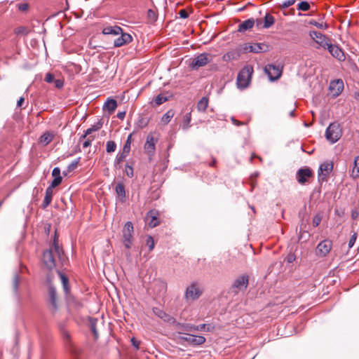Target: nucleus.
Returning a JSON list of instances; mask_svg holds the SVG:
<instances>
[{
    "mask_svg": "<svg viewBox=\"0 0 359 359\" xmlns=\"http://www.w3.org/2000/svg\"><path fill=\"white\" fill-rule=\"evenodd\" d=\"M351 176L353 178H359V156L354 158V166L352 169Z\"/></svg>",
    "mask_w": 359,
    "mask_h": 359,
    "instance_id": "obj_36",
    "label": "nucleus"
},
{
    "mask_svg": "<svg viewBox=\"0 0 359 359\" xmlns=\"http://www.w3.org/2000/svg\"><path fill=\"white\" fill-rule=\"evenodd\" d=\"M104 107H106L109 114H111L117 107V102L114 99H108L105 102Z\"/></svg>",
    "mask_w": 359,
    "mask_h": 359,
    "instance_id": "obj_32",
    "label": "nucleus"
},
{
    "mask_svg": "<svg viewBox=\"0 0 359 359\" xmlns=\"http://www.w3.org/2000/svg\"><path fill=\"white\" fill-rule=\"evenodd\" d=\"M53 133L50 132H46L39 137V143L43 144V146H46L53 141Z\"/></svg>",
    "mask_w": 359,
    "mask_h": 359,
    "instance_id": "obj_30",
    "label": "nucleus"
},
{
    "mask_svg": "<svg viewBox=\"0 0 359 359\" xmlns=\"http://www.w3.org/2000/svg\"><path fill=\"white\" fill-rule=\"evenodd\" d=\"M332 242L329 239L322 241L316 248V254L320 257H325L331 250Z\"/></svg>",
    "mask_w": 359,
    "mask_h": 359,
    "instance_id": "obj_14",
    "label": "nucleus"
},
{
    "mask_svg": "<svg viewBox=\"0 0 359 359\" xmlns=\"http://www.w3.org/2000/svg\"><path fill=\"white\" fill-rule=\"evenodd\" d=\"M357 237H358V233L356 232H353L348 241V248H351L353 247V245L356 241Z\"/></svg>",
    "mask_w": 359,
    "mask_h": 359,
    "instance_id": "obj_56",
    "label": "nucleus"
},
{
    "mask_svg": "<svg viewBox=\"0 0 359 359\" xmlns=\"http://www.w3.org/2000/svg\"><path fill=\"white\" fill-rule=\"evenodd\" d=\"M133 164L134 163L132 162L131 163H128L125 165L124 172L129 178H132L134 176Z\"/></svg>",
    "mask_w": 359,
    "mask_h": 359,
    "instance_id": "obj_43",
    "label": "nucleus"
},
{
    "mask_svg": "<svg viewBox=\"0 0 359 359\" xmlns=\"http://www.w3.org/2000/svg\"><path fill=\"white\" fill-rule=\"evenodd\" d=\"M53 274H48L46 276V281L48 283V301L50 304V310L52 313H55L59 308L57 298V292L54 285L52 284L53 279Z\"/></svg>",
    "mask_w": 359,
    "mask_h": 359,
    "instance_id": "obj_3",
    "label": "nucleus"
},
{
    "mask_svg": "<svg viewBox=\"0 0 359 359\" xmlns=\"http://www.w3.org/2000/svg\"><path fill=\"white\" fill-rule=\"evenodd\" d=\"M80 159H81V158L79 157V158L75 159L74 161H73L67 166V171H64L63 172V175H67V173H69V172H72L73 170H74L77 168V166H78V165L79 163Z\"/></svg>",
    "mask_w": 359,
    "mask_h": 359,
    "instance_id": "obj_38",
    "label": "nucleus"
},
{
    "mask_svg": "<svg viewBox=\"0 0 359 359\" xmlns=\"http://www.w3.org/2000/svg\"><path fill=\"white\" fill-rule=\"evenodd\" d=\"M313 177V172L309 167H303L299 169L296 174V179L300 184L309 182V179Z\"/></svg>",
    "mask_w": 359,
    "mask_h": 359,
    "instance_id": "obj_10",
    "label": "nucleus"
},
{
    "mask_svg": "<svg viewBox=\"0 0 359 359\" xmlns=\"http://www.w3.org/2000/svg\"><path fill=\"white\" fill-rule=\"evenodd\" d=\"M343 89L344 83L342 80L338 79L330 83V90L332 91L334 90V96H338L342 92Z\"/></svg>",
    "mask_w": 359,
    "mask_h": 359,
    "instance_id": "obj_24",
    "label": "nucleus"
},
{
    "mask_svg": "<svg viewBox=\"0 0 359 359\" xmlns=\"http://www.w3.org/2000/svg\"><path fill=\"white\" fill-rule=\"evenodd\" d=\"M311 237V234L309 233V230L308 231H299L298 236V241L299 242H306L309 240Z\"/></svg>",
    "mask_w": 359,
    "mask_h": 359,
    "instance_id": "obj_41",
    "label": "nucleus"
},
{
    "mask_svg": "<svg viewBox=\"0 0 359 359\" xmlns=\"http://www.w3.org/2000/svg\"><path fill=\"white\" fill-rule=\"evenodd\" d=\"M296 259V255L294 253H289L285 258L287 263H292Z\"/></svg>",
    "mask_w": 359,
    "mask_h": 359,
    "instance_id": "obj_59",
    "label": "nucleus"
},
{
    "mask_svg": "<svg viewBox=\"0 0 359 359\" xmlns=\"http://www.w3.org/2000/svg\"><path fill=\"white\" fill-rule=\"evenodd\" d=\"M187 337H179V339L183 341L188 342L192 346H200L205 342V338L200 335H194L187 333Z\"/></svg>",
    "mask_w": 359,
    "mask_h": 359,
    "instance_id": "obj_13",
    "label": "nucleus"
},
{
    "mask_svg": "<svg viewBox=\"0 0 359 359\" xmlns=\"http://www.w3.org/2000/svg\"><path fill=\"white\" fill-rule=\"evenodd\" d=\"M295 3V0H287L285 1L283 4V8H288L290 6H292Z\"/></svg>",
    "mask_w": 359,
    "mask_h": 359,
    "instance_id": "obj_63",
    "label": "nucleus"
},
{
    "mask_svg": "<svg viewBox=\"0 0 359 359\" xmlns=\"http://www.w3.org/2000/svg\"><path fill=\"white\" fill-rule=\"evenodd\" d=\"M309 36L316 43L324 49H327L331 43V39L329 37L316 31H310Z\"/></svg>",
    "mask_w": 359,
    "mask_h": 359,
    "instance_id": "obj_11",
    "label": "nucleus"
},
{
    "mask_svg": "<svg viewBox=\"0 0 359 359\" xmlns=\"http://www.w3.org/2000/svg\"><path fill=\"white\" fill-rule=\"evenodd\" d=\"M342 128L338 122L331 123L325 130V136L331 144L337 142L342 136Z\"/></svg>",
    "mask_w": 359,
    "mask_h": 359,
    "instance_id": "obj_4",
    "label": "nucleus"
},
{
    "mask_svg": "<svg viewBox=\"0 0 359 359\" xmlns=\"http://www.w3.org/2000/svg\"><path fill=\"white\" fill-rule=\"evenodd\" d=\"M115 191H116L117 196L119 198V200L121 202H125L126 198V189H125V186H124L123 183L118 182L116 186Z\"/></svg>",
    "mask_w": 359,
    "mask_h": 359,
    "instance_id": "obj_28",
    "label": "nucleus"
},
{
    "mask_svg": "<svg viewBox=\"0 0 359 359\" xmlns=\"http://www.w3.org/2000/svg\"><path fill=\"white\" fill-rule=\"evenodd\" d=\"M149 120L147 117L140 116L136 122L138 128H144L149 124Z\"/></svg>",
    "mask_w": 359,
    "mask_h": 359,
    "instance_id": "obj_40",
    "label": "nucleus"
},
{
    "mask_svg": "<svg viewBox=\"0 0 359 359\" xmlns=\"http://www.w3.org/2000/svg\"><path fill=\"white\" fill-rule=\"evenodd\" d=\"M309 25L316 26L319 29H326L328 27V25L325 22H318L315 20H311L309 22Z\"/></svg>",
    "mask_w": 359,
    "mask_h": 359,
    "instance_id": "obj_50",
    "label": "nucleus"
},
{
    "mask_svg": "<svg viewBox=\"0 0 359 359\" xmlns=\"http://www.w3.org/2000/svg\"><path fill=\"white\" fill-rule=\"evenodd\" d=\"M249 284V276L246 274H243L238 276L233 283L231 290L234 294H238L240 292H244Z\"/></svg>",
    "mask_w": 359,
    "mask_h": 359,
    "instance_id": "obj_7",
    "label": "nucleus"
},
{
    "mask_svg": "<svg viewBox=\"0 0 359 359\" xmlns=\"http://www.w3.org/2000/svg\"><path fill=\"white\" fill-rule=\"evenodd\" d=\"M55 80L54 75L51 73H47L44 78V81L48 83H53Z\"/></svg>",
    "mask_w": 359,
    "mask_h": 359,
    "instance_id": "obj_57",
    "label": "nucleus"
},
{
    "mask_svg": "<svg viewBox=\"0 0 359 359\" xmlns=\"http://www.w3.org/2000/svg\"><path fill=\"white\" fill-rule=\"evenodd\" d=\"M254 69L252 65H245L238 73L237 76V86L241 89L247 88L250 81Z\"/></svg>",
    "mask_w": 359,
    "mask_h": 359,
    "instance_id": "obj_1",
    "label": "nucleus"
},
{
    "mask_svg": "<svg viewBox=\"0 0 359 359\" xmlns=\"http://www.w3.org/2000/svg\"><path fill=\"white\" fill-rule=\"evenodd\" d=\"M132 345L135 348L136 350H139L140 341L136 339L135 337H132L130 339Z\"/></svg>",
    "mask_w": 359,
    "mask_h": 359,
    "instance_id": "obj_60",
    "label": "nucleus"
},
{
    "mask_svg": "<svg viewBox=\"0 0 359 359\" xmlns=\"http://www.w3.org/2000/svg\"><path fill=\"white\" fill-rule=\"evenodd\" d=\"M119 34H121V36L114 40V47H121L126 44H128L133 40L132 36L130 34L122 32Z\"/></svg>",
    "mask_w": 359,
    "mask_h": 359,
    "instance_id": "obj_21",
    "label": "nucleus"
},
{
    "mask_svg": "<svg viewBox=\"0 0 359 359\" xmlns=\"http://www.w3.org/2000/svg\"><path fill=\"white\" fill-rule=\"evenodd\" d=\"M147 18L152 22H154L157 20V14L152 9H149L147 11Z\"/></svg>",
    "mask_w": 359,
    "mask_h": 359,
    "instance_id": "obj_54",
    "label": "nucleus"
},
{
    "mask_svg": "<svg viewBox=\"0 0 359 359\" xmlns=\"http://www.w3.org/2000/svg\"><path fill=\"white\" fill-rule=\"evenodd\" d=\"M176 327L180 328L182 332H179V334H186L189 332H194L197 331L196 325L190 323H175Z\"/></svg>",
    "mask_w": 359,
    "mask_h": 359,
    "instance_id": "obj_25",
    "label": "nucleus"
},
{
    "mask_svg": "<svg viewBox=\"0 0 359 359\" xmlns=\"http://www.w3.org/2000/svg\"><path fill=\"white\" fill-rule=\"evenodd\" d=\"M154 287L158 288V292L164 294L167 290V283L165 281L158 280L154 283Z\"/></svg>",
    "mask_w": 359,
    "mask_h": 359,
    "instance_id": "obj_39",
    "label": "nucleus"
},
{
    "mask_svg": "<svg viewBox=\"0 0 359 359\" xmlns=\"http://www.w3.org/2000/svg\"><path fill=\"white\" fill-rule=\"evenodd\" d=\"M264 25L262 26L263 28L264 29H267V28H269L270 27H271L274 22H275V19H274V17L273 15H271V14L269 13H266L264 18Z\"/></svg>",
    "mask_w": 359,
    "mask_h": 359,
    "instance_id": "obj_33",
    "label": "nucleus"
},
{
    "mask_svg": "<svg viewBox=\"0 0 359 359\" xmlns=\"http://www.w3.org/2000/svg\"><path fill=\"white\" fill-rule=\"evenodd\" d=\"M103 126L102 119L99 120L95 124L86 130V135H90L93 132L99 130Z\"/></svg>",
    "mask_w": 359,
    "mask_h": 359,
    "instance_id": "obj_37",
    "label": "nucleus"
},
{
    "mask_svg": "<svg viewBox=\"0 0 359 359\" xmlns=\"http://www.w3.org/2000/svg\"><path fill=\"white\" fill-rule=\"evenodd\" d=\"M197 331H203L205 330L207 332H212L215 330V326L211 324H201L196 325Z\"/></svg>",
    "mask_w": 359,
    "mask_h": 359,
    "instance_id": "obj_45",
    "label": "nucleus"
},
{
    "mask_svg": "<svg viewBox=\"0 0 359 359\" xmlns=\"http://www.w3.org/2000/svg\"><path fill=\"white\" fill-rule=\"evenodd\" d=\"M299 218L300 219L299 223V231H308L310 229L309 226V217L306 212V206L299 212L298 213Z\"/></svg>",
    "mask_w": 359,
    "mask_h": 359,
    "instance_id": "obj_15",
    "label": "nucleus"
},
{
    "mask_svg": "<svg viewBox=\"0 0 359 359\" xmlns=\"http://www.w3.org/2000/svg\"><path fill=\"white\" fill-rule=\"evenodd\" d=\"M57 273L58 276L60 277V280L62 281V287H63L64 293H65V298H66V299L67 301H69L70 299H72V296L71 292H70V287H69V278H68V277L65 274L62 273L60 270H57Z\"/></svg>",
    "mask_w": 359,
    "mask_h": 359,
    "instance_id": "obj_19",
    "label": "nucleus"
},
{
    "mask_svg": "<svg viewBox=\"0 0 359 359\" xmlns=\"http://www.w3.org/2000/svg\"><path fill=\"white\" fill-rule=\"evenodd\" d=\"M202 294V291L198 287L197 283H192L187 287L185 297L187 299L196 300Z\"/></svg>",
    "mask_w": 359,
    "mask_h": 359,
    "instance_id": "obj_16",
    "label": "nucleus"
},
{
    "mask_svg": "<svg viewBox=\"0 0 359 359\" xmlns=\"http://www.w3.org/2000/svg\"><path fill=\"white\" fill-rule=\"evenodd\" d=\"M89 323H90V329L93 334L95 339H97L99 337V334H98V332L96 328L97 319L94 318H90Z\"/></svg>",
    "mask_w": 359,
    "mask_h": 359,
    "instance_id": "obj_34",
    "label": "nucleus"
},
{
    "mask_svg": "<svg viewBox=\"0 0 359 359\" xmlns=\"http://www.w3.org/2000/svg\"><path fill=\"white\" fill-rule=\"evenodd\" d=\"M158 212L154 210H149L147 214V220L148 225L151 228H154L159 225V219L158 218Z\"/></svg>",
    "mask_w": 359,
    "mask_h": 359,
    "instance_id": "obj_22",
    "label": "nucleus"
},
{
    "mask_svg": "<svg viewBox=\"0 0 359 359\" xmlns=\"http://www.w3.org/2000/svg\"><path fill=\"white\" fill-rule=\"evenodd\" d=\"M28 4L26 3L20 4L18 5V8L21 11H26L28 9Z\"/></svg>",
    "mask_w": 359,
    "mask_h": 359,
    "instance_id": "obj_64",
    "label": "nucleus"
},
{
    "mask_svg": "<svg viewBox=\"0 0 359 359\" xmlns=\"http://www.w3.org/2000/svg\"><path fill=\"white\" fill-rule=\"evenodd\" d=\"M249 48L250 52L258 53L268 51L269 46L263 43H257L250 46Z\"/></svg>",
    "mask_w": 359,
    "mask_h": 359,
    "instance_id": "obj_26",
    "label": "nucleus"
},
{
    "mask_svg": "<svg viewBox=\"0 0 359 359\" xmlns=\"http://www.w3.org/2000/svg\"><path fill=\"white\" fill-rule=\"evenodd\" d=\"M57 255L55 251L52 249H46L43 252L41 262L43 269L48 271L49 274H52L51 272L57 266Z\"/></svg>",
    "mask_w": 359,
    "mask_h": 359,
    "instance_id": "obj_2",
    "label": "nucleus"
},
{
    "mask_svg": "<svg viewBox=\"0 0 359 359\" xmlns=\"http://www.w3.org/2000/svg\"><path fill=\"white\" fill-rule=\"evenodd\" d=\"M211 60V55L207 53H201L195 57L191 59L189 67L192 69L197 70L200 67H204Z\"/></svg>",
    "mask_w": 359,
    "mask_h": 359,
    "instance_id": "obj_5",
    "label": "nucleus"
},
{
    "mask_svg": "<svg viewBox=\"0 0 359 359\" xmlns=\"http://www.w3.org/2000/svg\"><path fill=\"white\" fill-rule=\"evenodd\" d=\"M158 138H155L151 133L147 135L144 149L149 156L154 154Z\"/></svg>",
    "mask_w": 359,
    "mask_h": 359,
    "instance_id": "obj_17",
    "label": "nucleus"
},
{
    "mask_svg": "<svg viewBox=\"0 0 359 359\" xmlns=\"http://www.w3.org/2000/svg\"><path fill=\"white\" fill-rule=\"evenodd\" d=\"M52 175L54 178H55L57 177H61L60 169L57 167L55 168L52 171Z\"/></svg>",
    "mask_w": 359,
    "mask_h": 359,
    "instance_id": "obj_62",
    "label": "nucleus"
},
{
    "mask_svg": "<svg viewBox=\"0 0 359 359\" xmlns=\"http://www.w3.org/2000/svg\"><path fill=\"white\" fill-rule=\"evenodd\" d=\"M327 50L337 60L342 62L346 60L344 50L338 45H334L330 43L327 48Z\"/></svg>",
    "mask_w": 359,
    "mask_h": 359,
    "instance_id": "obj_18",
    "label": "nucleus"
},
{
    "mask_svg": "<svg viewBox=\"0 0 359 359\" xmlns=\"http://www.w3.org/2000/svg\"><path fill=\"white\" fill-rule=\"evenodd\" d=\"M179 15L181 18L186 19L189 17V13L185 9H182L179 11Z\"/></svg>",
    "mask_w": 359,
    "mask_h": 359,
    "instance_id": "obj_61",
    "label": "nucleus"
},
{
    "mask_svg": "<svg viewBox=\"0 0 359 359\" xmlns=\"http://www.w3.org/2000/svg\"><path fill=\"white\" fill-rule=\"evenodd\" d=\"M153 313L158 316L159 318H161L162 320H163L165 323L174 325L176 323V320L175 318L171 316L170 315L165 313L162 309L158 308V307H154L152 309Z\"/></svg>",
    "mask_w": 359,
    "mask_h": 359,
    "instance_id": "obj_20",
    "label": "nucleus"
},
{
    "mask_svg": "<svg viewBox=\"0 0 359 359\" xmlns=\"http://www.w3.org/2000/svg\"><path fill=\"white\" fill-rule=\"evenodd\" d=\"M310 9V4L307 1H301L297 4V10L307 11Z\"/></svg>",
    "mask_w": 359,
    "mask_h": 359,
    "instance_id": "obj_51",
    "label": "nucleus"
},
{
    "mask_svg": "<svg viewBox=\"0 0 359 359\" xmlns=\"http://www.w3.org/2000/svg\"><path fill=\"white\" fill-rule=\"evenodd\" d=\"M255 24L254 18H249L242 22L238 27L237 31L241 33H244L248 30L251 29Z\"/></svg>",
    "mask_w": 359,
    "mask_h": 359,
    "instance_id": "obj_23",
    "label": "nucleus"
},
{
    "mask_svg": "<svg viewBox=\"0 0 359 359\" xmlns=\"http://www.w3.org/2000/svg\"><path fill=\"white\" fill-rule=\"evenodd\" d=\"M322 221V216L320 214H316L313 218L312 224L314 227H317Z\"/></svg>",
    "mask_w": 359,
    "mask_h": 359,
    "instance_id": "obj_55",
    "label": "nucleus"
},
{
    "mask_svg": "<svg viewBox=\"0 0 359 359\" xmlns=\"http://www.w3.org/2000/svg\"><path fill=\"white\" fill-rule=\"evenodd\" d=\"M102 34L105 35L112 34V35H118L122 32V28L119 26H109L106 27L102 29Z\"/></svg>",
    "mask_w": 359,
    "mask_h": 359,
    "instance_id": "obj_29",
    "label": "nucleus"
},
{
    "mask_svg": "<svg viewBox=\"0 0 359 359\" xmlns=\"http://www.w3.org/2000/svg\"><path fill=\"white\" fill-rule=\"evenodd\" d=\"M128 154L129 153L124 154L123 150H122L121 152L117 154L114 163V166L116 169H119L121 168V163L125 160V158L128 156Z\"/></svg>",
    "mask_w": 359,
    "mask_h": 359,
    "instance_id": "obj_31",
    "label": "nucleus"
},
{
    "mask_svg": "<svg viewBox=\"0 0 359 359\" xmlns=\"http://www.w3.org/2000/svg\"><path fill=\"white\" fill-rule=\"evenodd\" d=\"M62 177H57L53 179V180L51 182L50 184L48 186V187L51 189H54L56 187L59 186L62 182Z\"/></svg>",
    "mask_w": 359,
    "mask_h": 359,
    "instance_id": "obj_52",
    "label": "nucleus"
},
{
    "mask_svg": "<svg viewBox=\"0 0 359 359\" xmlns=\"http://www.w3.org/2000/svg\"><path fill=\"white\" fill-rule=\"evenodd\" d=\"M333 163L332 162H325L320 164L318 169V181L323 182L327 180V175L332 171Z\"/></svg>",
    "mask_w": 359,
    "mask_h": 359,
    "instance_id": "obj_12",
    "label": "nucleus"
},
{
    "mask_svg": "<svg viewBox=\"0 0 359 359\" xmlns=\"http://www.w3.org/2000/svg\"><path fill=\"white\" fill-rule=\"evenodd\" d=\"M168 100V99L167 97L163 95L162 94H159L154 98V102L156 105H161Z\"/></svg>",
    "mask_w": 359,
    "mask_h": 359,
    "instance_id": "obj_46",
    "label": "nucleus"
},
{
    "mask_svg": "<svg viewBox=\"0 0 359 359\" xmlns=\"http://www.w3.org/2000/svg\"><path fill=\"white\" fill-rule=\"evenodd\" d=\"M116 149V144L115 143L114 141H108L107 142V144H106V151L107 153H112L114 151H115Z\"/></svg>",
    "mask_w": 359,
    "mask_h": 359,
    "instance_id": "obj_47",
    "label": "nucleus"
},
{
    "mask_svg": "<svg viewBox=\"0 0 359 359\" xmlns=\"http://www.w3.org/2000/svg\"><path fill=\"white\" fill-rule=\"evenodd\" d=\"M48 249H52L55 251V253L57 256L58 260L60 262L62 265H64V263L66 261V257L62 246L59 245L57 231H55L54 238L51 243H50Z\"/></svg>",
    "mask_w": 359,
    "mask_h": 359,
    "instance_id": "obj_9",
    "label": "nucleus"
},
{
    "mask_svg": "<svg viewBox=\"0 0 359 359\" xmlns=\"http://www.w3.org/2000/svg\"><path fill=\"white\" fill-rule=\"evenodd\" d=\"M134 227L131 222H127L122 230L123 243L126 248L130 249L133 242Z\"/></svg>",
    "mask_w": 359,
    "mask_h": 359,
    "instance_id": "obj_6",
    "label": "nucleus"
},
{
    "mask_svg": "<svg viewBox=\"0 0 359 359\" xmlns=\"http://www.w3.org/2000/svg\"><path fill=\"white\" fill-rule=\"evenodd\" d=\"M264 72L271 81L278 80L282 75L283 66L269 64L265 66Z\"/></svg>",
    "mask_w": 359,
    "mask_h": 359,
    "instance_id": "obj_8",
    "label": "nucleus"
},
{
    "mask_svg": "<svg viewBox=\"0 0 359 359\" xmlns=\"http://www.w3.org/2000/svg\"><path fill=\"white\" fill-rule=\"evenodd\" d=\"M132 136H133V133L130 134L128 136L126 141L125 142V144H124L123 149H122L124 151V154L130 153V147H131V143H132Z\"/></svg>",
    "mask_w": 359,
    "mask_h": 359,
    "instance_id": "obj_44",
    "label": "nucleus"
},
{
    "mask_svg": "<svg viewBox=\"0 0 359 359\" xmlns=\"http://www.w3.org/2000/svg\"><path fill=\"white\" fill-rule=\"evenodd\" d=\"M53 189H51L48 187L47 189H46V194L43 203L41 204L42 209H46L50 204L53 198Z\"/></svg>",
    "mask_w": 359,
    "mask_h": 359,
    "instance_id": "obj_27",
    "label": "nucleus"
},
{
    "mask_svg": "<svg viewBox=\"0 0 359 359\" xmlns=\"http://www.w3.org/2000/svg\"><path fill=\"white\" fill-rule=\"evenodd\" d=\"M53 83L55 87L58 89L62 88L64 86V81L62 79H55Z\"/></svg>",
    "mask_w": 359,
    "mask_h": 359,
    "instance_id": "obj_58",
    "label": "nucleus"
},
{
    "mask_svg": "<svg viewBox=\"0 0 359 359\" xmlns=\"http://www.w3.org/2000/svg\"><path fill=\"white\" fill-rule=\"evenodd\" d=\"M19 283H20V276L17 273H15L14 275V277H13V287L15 292H17V290L18 289Z\"/></svg>",
    "mask_w": 359,
    "mask_h": 359,
    "instance_id": "obj_53",
    "label": "nucleus"
},
{
    "mask_svg": "<svg viewBox=\"0 0 359 359\" xmlns=\"http://www.w3.org/2000/svg\"><path fill=\"white\" fill-rule=\"evenodd\" d=\"M146 245L148 246L149 252H151L154 250V248L155 247V243H154V238L151 236H150V235L147 236Z\"/></svg>",
    "mask_w": 359,
    "mask_h": 359,
    "instance_id": "obj_48",
    "label": "nucleus"
},
{
    "mask_svg": "<svg viewBox=\"0 0 359 359\" xmlns=\"http://www.w3.org/2000/svg\"><path fill=\"white\" fill-rule=\"evenodd\" d=\"M174 114L175 112L172 109L168 110L165 114L163 115L161 121L165 124L168 123L171 118L173 117Z\"/></svg>",
    "mask_w": 359,
    "mask_h": 359,
    "instance_id": "obj_42",
    "label": "nucleus"
},
{
    "mask_svg": "<svg viewBox=\"0 0 359 359\" xmlns=\"http://www.w3.org/2000/svg\"><path fill=\"white\" fill-rule=\"evenodd\" d=\"M191 112L187 113L184 116V118H183V128L184 129H187L189 127V123L191 122Z\"/></svg>",
    "mask_w": 359,
    "mask_h": 359,
    "instance_id": "obj_49",
    "label": "nucleus"
},
{
    "mask_svg": "<svg viewBox=\"0 0 359 359\" xmlns=\"http://www.w3.org/2000/svg\"><path fill=\"white\" fill-rule=\"evenodd\" d=\"M208 107V99L203 97L197 103V109L198 111L205 112Z\"/></svg>",
    "mask_w": 359,
    "mask_h": 359,
    "instance_id": "obj_35",
    "label": "nucleus"
}]
</instances>
